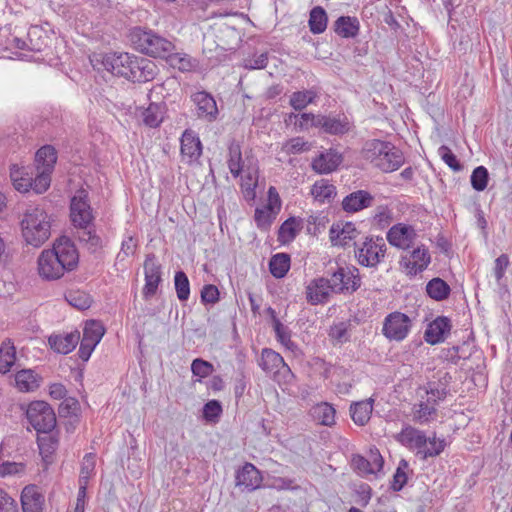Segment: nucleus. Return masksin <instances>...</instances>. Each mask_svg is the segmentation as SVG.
<instances>
[{"label": "nucleus", "mask_w": 512, "mask_h": 512, "mask_svg": "<svg viewBox=\"0 0 512 512\" xmlns=\"http://www.w3.org/2000/svg\"><path fill=\"white\" fill-rule=\"evenodd\" d=\"M167 112L165 102H151L141 112L142 122L149 128H157L163 122Z\"/></svg>", "instance_id": "obj_26"}, {"label": "nucleus", "mask_w": 512, "mask_h": 512, "mask_svg": "<svg viewBox=\"0 0 512 512\" xmlns=\"http://www.w3.org/2000/svg\"><path fill=\"white\" fill-rule=\"evenodd\" d=\"M430 261L431 258L428 249L422 246L414 249L409 257H402L400 264L409 270V274L416 275L425 270L430 264Z\"/></svg>", "instance_id": "obj_17"}, {"label": "nucleus", "mask_w": 512, "mask_h": 512, "mask_svg": "<svg viewBox=\"0 0 512 512\" xmlns=\"http://www.w3.org/2000/svg\"><path fill=\"white\" fill-rule=\"evenodd\" d=\"M94 219L88 191L81 188L70 200V220L73 226L80 230L93 225Z\"/></svg>", "instance_id": "obj_8"}, {"label": "nucleus", "mask_w": 512, "mask_h": 512, "mask_svg": "<svg viewBox=\"0 0 512 512\" xmlns=\"http://www.w3.org/2000/svg\"><path fill=\"white\" fill-rule=\"evenodd\" d=\"M509 264L510 261L507 254H501L495 259L494 275L498 284L501 283Z\"/></svg>", "instance_id": "obj_62"}, {"label": "nucleus", "mask_w": 512, "mask_h": 512, "mask_svg": "<svg viewBox=\"0 0 512 512\" xmlns=\"http://www.w3.org/2000/svg\"><path fill=\"white\" fill-rule=\"evenodd\" d=\"M181 153L190 159H198L201 156V141L191 130H185L181 137Z\"/></svg>", "instance_id": "obj_31"}, {"label": "nucleus", "mask_w": 512, "mask_h": 512, "mask_svg": "<svg viewBox=\"0 0 512 512\" xmlns=\"http://www.w3.org/2000/svg\"><path fill=\"white\" fill-rule=\"evenodd\" d=\"M196 105V114L199 119L214 122L218 116V108L214 97L206 91H198L191 96Z\"/></svg>", "instance_id": "obj_13"}, {"label": "nucleus", "mask_w": 512, "mask_h": 512, "mask_svg": "<svg viewBox=\"0 0 512 512\" xmlns=\"http://www.w3.org/2000/svg\"><path fill=\"white\" fill-rule=\"evenodd\" d=\"M44 496L35 485L26 486L21 493L23 512H43Z\"/></svg>", "instance_id": "obj_24"}, {"label": "nucleus", "mask_w": 512, "mask_h": 512, "mask_svg": "<svg viewBox=\"0 0 512 512\" xmlns=\"http://www.w3.org/2000/svg\"><path fill=\"white\" fill-rule=\"evenodd\" d=\"M358 231L351 222L345 224H333L329 231L330 240L335 246L346 247L350 245L357 235Z\"/></svg>", "instance_id": "obj_20"}, {"label": "nucleus", "mask_w": 512, "mask_h": 512, "mask_svg": "<svg viewBox=\"0 0 512 512\" xmlns=\"http://www.w3.org/2000/svg\"><path fill=\"white\" fill-rule=\"evenodd\" d=\"M335 415V408L328 402L316 404L311 409L313 419L323 426H333L335 424Z\"/></svg>", "instance_id": "obj_33"}, {"label": "nucleus", "mask_w": 512, "mask_h": 512, "mask_svg": "<svg viewBox=\"0 0 512 512\" xmlns=\"http://www.w3.org/2000/svg\"><path fill=\"white\" fill-rule=\"evenodd\" d=\"M164 59L167 60L171 67L182 72L191 71L195 67V61L188 54L174 53L172 51Z\"/></svg>", "instance_id": "obj_45"}, {"label": "nucleus", "mask_w": 512, "mask_h": 512, "mask_svg": "<svg viewBox=\"0 0 512 512\" xmlns=\"http://www.w3.org/2000/svg\"><path fill=\"white\" fill-rule=\"evenodd\" d=\"M408 468V462L402 459L399 463L398 468L396 469L395 474L393 475V481L391 483V489L395 492H398L403 489V487L407 483V475L405 473V469Z\"/></svg>", "instance_id": "obj_55"}, {"label": "nucleus", "mask_w": 512, "mask_h": 512, "mask_svg": "<svg viewBox=\"0 0 512 512\" xmlns=\"http://www.w3.org/2000/svg\"><path fill=\"white\" fill-rule=\"evenodd\" d=\"M342 155L333 149L321 153L312 162V168L320 174H328L335 171L342 163Z\"/></svg>", "instance_id": "obj_23"}, {"label": "nucleus", "mask_w": 512, "mask_h": 512, "mask_svg": "<svg viewBox=\"0 0 512 512\" xmlns=\"http://www.w3.org/2000/svg\"><path fill=\"white\" fill-rule=\"evenodd\" d=\"M26 418L29 424L39 432H53L56 427L54 409L45 401H32L26 408Z\"/></svg>", "instance_id": "obj_7"}, {"label": "nucleus", "mask_w": 512, "mask_h": 512, "mask_svg": "<svg viewBox=\"0 0 512 512\" xmlns=\"http://www.w3.org/2000/svg\"><path fill=\"white\" fill-rule=\"evenodd\" d=\"M80 340V333L78 331L62 335H52L49 337L48 342L50 347L57 353L68 354L75 349Z\"/></svg>", "instance_id": "obj_29"}, {"label": "nucleus", "mask_w": 512, "mask_h": 512, "mask_svg": "<svg viewBox=\"0 0 512 512\" xmlns=\"http://www.w3.org/2000/svg\"><path fill=\"white\" fill-rule=\"evenodd\" d=\"M416 236L415 229L404 223L393 225L387 232L388 242L403 250L409 249L413 245Z\"/></svg>", "instance_id": "obj_14"}, {"label": "nucleus", "mask_w": 512, "mask_h": 512, "mask_svg": "<svg viewBox=\"0 0 512 512\" xmlns=\"http://www.w3.org/2000/svg\"><path fill=\"white\" fill-rule=\"evenodd\" d=\"M398 442L409 448L423 449L427 445V437L424 432L407 425L396 436Z\"/></svg>", "instance_id": "obj_27"}, {"label": "nucleus", "mask_w": 512, "mask_h": 512, "mask_svg": "<svg viewBox=\"0 0 512 512\" xmlns=\"http://www.w3.org/2000/svg\"><path fill=\"white\" fill-rule=\"evenodd\" d=\"M15 387L24 393L36 391L43 378L33 369H21L14 375Z\"/></svg>", "instance_id": "obj_21"}, {"label": "nucleus", "mask_w": 512, "mask_h": 512, "mask_svg": "<svg viewBox=\"0 0 512 512\" xmlns=\"http://www.w3.org/2000/svg\"><path fill=\"white\" fill-rule=\"evenodd\" d=\"M222 414V406L218 400H210L203 406V418L215 422Z\"/></svg>", "instance_id": "obj_57"}, {"label": "nucleus", "mask_w": 512, "mask_h": 512, "mask_svg": "<svg viewBox=\"0 0 512 512\" xmlns=\"http://www.w3.org/2000/svg\"><path fill=\"white\" fill-rule=\"evenodd\" d=\"M373 405V398L352 402L349 408V412L353 422L358 426H365L371 418Z\"/></svg>", "instance_id": "obj_28"}, {"label": "nucleus", "mask_w": 512, "mask_h": 512, "mask_svg": "<svg viewBox=\"0 0 512 512\" xmlns=\"http://www.w3.org/2000/svg\"><path fill=\"white\" fill-rule=\"evenodd\" d=\"M318 98V92L315 89L293 92L290 96L289 104L293 109L301 111Z\"/></svg>", "instance_id": "obj_42"}, {"label": "nucleus", "mask_w": 512, "mask_h": 512, "mask_svg": "<svg viewBox=\"0 0 512 512\" xmlns=\"http://www.w3.org/2000/svg\"><path fill=\"white\" fill-rule=\"evenodd\" d=\"M412 321L402 312L388 314L383 322L382 333L390 341H403L410 332Z\"/></svg>", "instance_id": "obj_9"}, {"label": "nucleus", "mask_w": 512, "mask_h": 512, "mask_svg": "<svg viewBox=\"0 0 512 512\" xmlns=\"http://www.w3.org/2000/svg\"><path fill=\"white\" fill-rule=\"evenodd\" d=\"M21 228L25 242L40 247L51 236V217L43 208L31 206L23 215Z\"/></svg>", "instance_id": "obj_3"}, {"label": "nucleus", "mask_w": 512, "mask_h": 512, "mask_svg": "<svg viewBox=\"0 0 512 512\" xmlns=\"http://www.w3.org/2000/svg\"><path fill=\"white\" fill-rule=\"evenodd\" d=\"M236 485L243 486L249 491H254L262 483L261 472L251 463H245L236 473Z\"/></svg>", "instance_id": "obj_19"}, {"label": "nucleus", "mask_w": 512, "mask_h": 512, "mask_svg": "<svg viewBox=\"0 0 512 512\" xmlns=\"http://www.w3.org/2000/svg\"><path fill=\"white\" fill-rule=\"evenodd\" d=\"M315 127L324 130L332 135L345 134L350 130V123L347 117L337 118L326 115H318L315 119Z\"/></svg>", "instance_id": "obj_22"}, {"label": "nucleus", "mask_w": 512, "mask_h": 512, "mask_svg": "<svg viewBox=\"0 0 512 512\" xmlns=\"http://www.w3.org/2000/svg\"><path fill=\"white\" fill-rule=\"evenodd\" d=\"M228 168L233 177L237 178L243 171V161L240 144L232 140L228 146Z\"/></svg>", "instance_id": "obj_38"}, {"label": "nucleus", "mask_w": 512, "mask_h": 512, "mask_svg": "<svg viewBox=\"0 0 512 512\" xmlns=\"http://www.w3.org/2000/svg\"><path fill=\"white\" fill-rule=\"evenodd\" d=\"M355 257L358 263L364 267L375 268L384 259L387 250L386 243L382 237L367 236L364 241L357 245L354 242Z\"/></svg>", "instance_id": "obj_5"}, {"label": "nucleus", "mask_w": 512, "mask_h": 512, "mask_svg": "<svg viewBox=\"0 0 512 512\" xmlns=\"http://www.w3.org/2000/svg\"><path fill=\"white\" fill-rule=\"evenodd\" d=\"M426 292L432 299L442 301L449 297L451 289L443 279L436 277L427 283Z\"/></svg>", "instance_id": "obj_40"}, {"label": "nucleus", "mask_w": 512, "mask_h": 512, "mask_svg": "<svg viewBox=\"0 0 512 512\" xmlns=\"http://www.w3.org/2000/svg\"><path fill=\"white\" fill-rule=\"evenodd\" d=\"M438 155L441 159L447 164L453 171H461L463 166L457 159L456 155L452 152V150L445 145H442L438 148Z\"/></svg>", "instance_id": "obj_54"}, {"label": "nucleus", "mask_w": 512, "mask_h": 512, "mask_svg": "<svg viewBox=\"0 0 512 512\" xmlns=\"http://www.w3.org/2000/svg\"><path fill=\"white\" fill-rule=\"evenodd\" d=\"M489 173L486 167L478 166L471 174L470 182L474 190L481 192L484 191L488 185Z\"/></svg>", "instance_id": "obj_50"}, {"label": "nucleus", "mask_w": 512, "mask_h": 512, "mask_svg": "<svg viewBox=\"0 0 512 512\" xmlns=\"http://www.w3.org/2000/svg\"><path fill=\"white\" fill-rule=\"evenodd\" d=\"M259 366L266 373H277L280 367H285L283 357L272 349L265 348L262 350Z\"/></svg>", "instance_id": "obj_32"}, {"label": "nucleus", "mask_w": 512, "mask_h": 512, "mask_svg": "<svg viewBox=\"0 0 512 512\" xmlns=\"http://www.w3.org/2000/svg\"><path fill=\"white\" fill-rule=\"evenodd\" d=\"M362 157L385 173L399 169L405 162L403 152L394 144L379 139L364 143Z\"/></svg>", "instance_id": "obj_2"}, {"label": "nucleus", "mask_w": 512, "mask_h": 512, "mask_svg": "<svg viewBox=\"0 0 512 512\" xmlns=\"http://www.w3.org/2000/svg\"><path fill=\"white\" fill-rule=\"evenodd\" d=\"M15 361L16 349L10 339H7L0 347V373L9 372Z\"/></svg>", "instance_id": "obj_43"}, {"label": "nucleus", "mask_w": 512, "mask_h": 512, "mask_svg": "<svg viewBox=\"0 0 512 512\" xmlns=\"http://www.w3.org/2000/svg\"><path fill=\"white\" fill-rule=\"evenodd\" d=\"M331 294L332 289L326 277L314 278L306 286V299L311 305L327 303Z\"/></svg>", "instance_id": "obj_15"}, {"label": "nucleus", "mask_w": 512, "mask_h": 512, "mask_svg": "<svg viewBox=\"0 0 512 512\" xmlns=\"http://www.w3.org/2000/svg\"><path fill=\"white\" fill-rule=\"evenodd\" d=\"M78 239L91 252L95 253L104 247L103 239L96 233L95 225L78 230Z\"/></svg>", "instance_id": "obj_34"}, {"label": "nucleus", "mask_w": 512, "mask_h": 512, "mask_svg": "<svg viewBox=\"0 0 512 512\" xmlns=\"http://www.w3.org/2000/svg\"><path fill=\"white\" fill-rule=\"evenodd\" d=\"M129 53H109L102 57V65L105 70L113 75L127 77L129 68Z\"/></svg>", "instance_id": "obj_18"}, {"label": "nucleus", "mask_w": 512, "mask_h": 512, "mask_svg": "<svg viewBox=\"0 0 512 512\" xmlns=\"http://www.w3.org/2000/svg\"><path fill=\"white\" fill-rule=\"evenodd\" d=\"M175 290L180 301H186L190 295V284L183 271H177L174 277Z\"/></svg>", "instance_id": "obj_51"}, {"label": "nucleus", "mask_w": 512, "mask_h": 512, "mask_svg": "<svg viewBox=\"0 0 512 512\" xmlns=\"http://www.w3.org/2000/svg\"><path fill=\"white\" fill-rule=\"evenodd\" d=\"M452 328L451 320L446 316H438L430 322L424 332V339L431 345L445 341Z\"/></svg>", "instance_id": "obj_16"}, {"label": "nucleus", "mask_w": 512, "mask_h": 512, "mask_svg": "<svg viewBox=\"0 0 512 512\" xmlns=\"http://www.w3.org/2000/svg\"><path fill=\"white\" fill-rule=\"evenodd\" d=\"M191 371L194 376L199 378H206L214 371L213 365L201 358H196L192 361Z\"/></svg>", "instance_id": "obj_56"}, {"label": "nucleus", "mask_w": 512, "mask_h": 512, "mask_svg": "<svg viewBox=\"0 0 512 512\" xmlns=\"http://www.w3.org/2000/svg\"><path fill=\"white\" fill-rule=\"evenodd\" d=\"M59 439L53 432H39L37 444L43 457L53 454L58 447Z\"/></svg>", "instance_id": "obj_44"}, {"label": "nucleus", "mask_w": 512, "mask_h": 512, "mask_svg": "<svg viewBox=\"0 0 512 512\" xmlns=\"http://www.w3.org/2000/svg\"><path fill=\"white\" fill-rule=\"evenodd\" d=\"M79 402L73 397L65 398L59 406L60 417L76 416L79 411Z\"/></svg>", "instance_id": "obj_58"}, {"label": "nucleus", "mask_w": 512, "mask_h": 512, "mask_svg": "<svg viewBox=\"0 0 512 512\" xmlns=\"http://www.w3.org/2000/svg\"><path fill=\"white\" fill-rule=\"evenodd\" d=\"M0 512H19L17 502L0 488Z\"/></svg>", "instance_id": "obj_63"}, {"label": "nucleus", "mask_w": 512, "mask_h": 512, "mask_svg": "<svg viewBox=\"0 0 512 512\" xmlns=\"http://www.w3.org/2000/svg\"><path fill=\"white\" fill-rule=\"evenodd\" d=\"M130 40L135 49L154 58H165L174 51V44L152 31L135 28L131 31Z\"/></svg>", "instance_id": "obj_4"}, {"label": "nucleus", "mask_w": 512, "mask_h": 512, "mask_svg": "<svg viewBox=\"0 0 512 512\" xmlns=\"http://www.w3.org/2000/svg\"><path fill=\"white\" fill-rule=\"evenodd\" d=\"M78 263V252L67 237L58 239L51 250H44L38 258L39 275L47 280H56L66 271L73 270Z\"/></svg>", "instance_id": "obj_1"}, {"label": "nucleus", "mask_w": 512, "mask_h": 512, "mask_svg": "<svg viewBox=\"0 0 512 512\" xmlns=\"http://www.w3.org/2000/svg\"><path fill=\"white\" fill-rule=\"evenodd\" d=\"M333 29L342 38H355L359 34L360 22L356 17L340 16L334 22Z\"/></svg>", "instance_id": "obj_30"}, {"label": "nucleus", "mask_w": 512, "mask_h": 512, "mask_svg": "<svg viewBox=\"0 0 512 512\" xmlns=\"http://www.w3.org/2000/svg\"><path fill=\"white\" fill-rule=\"evenodd\" d=\"M51 173L52 171H46V169H36V174L33 176V172H31L32 184L30 189L38 194L45 192L50 186Z\"/></svg>", "instance_id": "obj_49"}, {"label": "nucleus", "mask_w": 512, "mask_h": 512, "mask_svg": "<svg viewBox=\"0 0 512 512\" xmlns=\"http://www.w3.org/2000/svg\"><path fill=\"white\" fill-rule=\"evenodd\" d=\"M56 161L57 152L51 145H45L36 152V169H46V171H53Z\"/></svg>", "instance_id": "obj_37"}, {"label": "nucleus", "mask_w": 512, "mask_h": 512, "mask_svg": "<svg viewBox=\"0 0 512 512\" xmlns=\"http://www.w3.org/2000/svg\"><path fill=\"white\" fill-rule=\"evenodd\" d=\"M328 17L326 11L321 6L312 8L309 16V29L313 34L323 33L327 28Z\"/></svg>", "instance_id": "obj_41"}, {"label": "nucleus", "mask_w": 512, "mask_h": 512, "mask_svg": "<svg viewBox=\"0 0 512 512\" xmlns=\"http://www.w3.org/2000/svg\"><path fill=\"white\" fill-rule=\"evenodd\" d=\"M299 222L295 217H290L282 223L278 231V240L281 243H289L297 236Z\"/></svg>", "instance_id": "obj_48"}, {"label": "nucleus", "mask_w": 512, "mask_h": 512, "mask_svg": "<svg viewBox=\"0 0 512 512\" xmlns=\"http://www.w3.org/2000/svg\"><path fill=\"white\" fill-rule=\"evenodd\" d=\"M161 265L157 262L156 256L151 253L146 256L144 262L145 285L142 293L145 299L153 297L162 281Z\"/></svg>", "instance_id": "obj_12"}, {"label": "nucleus", "mask_w": 512, "mask_h": 512, "mask_svg": "<svg viewBox=\"0 0 512 512\" xmlns=\"http://www.w3.org/2000/svg\"><path fill=\"white\" fill-rule=\"evenodd\" d=\"M427 443H429L430 447L421 450L423 453V458L426 459L428 457L438 456L445 448V441L443 439L427 438Z\"/></svg>", "instance_id": "obj_60"}, {"label": "nucleus", "mask_w": 512, "mask_h": 512, "mask_svg": "<svg viewBox=\"0 0 512 512\" xmlns=\"http://www.w3.org/2000/svg\"><path fill=\"white\" fill-rule=\"evenodd\" d=\"M271 203H268L264 208H257L255 210L254 219L256 225L261 230H267L270 228L272 222L275 220L276 213L273 211Z\"/></svg>", "instance_id": "obj_47"}, {"label": "nucleus", "mask_w": 512, "mask_h": 512, "mask_svg": "<svg viewBox=\"0 0 512 512\" xmlns=\"http://www.w3.org/2000/svg\"><path fill=\"white\" fill-rule=\"evenodd\" d=\"M314 198L320 202L330 201L336 195V188L327 180H320L314 183L311 189Z\"/></svg>", "instance_id": "obj_46"}, {"label": "nucleus", "mask_w": 512, "mask_h": 512, "mask_svg": "<svg viewBox=\"0 0 512 512\" xmlns=\"http://www.w3.org/2000/svg\"><path fill=\"white\" fill-rule=\"evenodd\" d=\"M67 302L79 309V310H86L90 308L92 304V299L89 294L83 292V291H71L66 296Z\"/></svg>", "instance_id": "obj_52"}, {"label": "nucleus", "mask_w": 512, "mask_h": 512, "mask_svg": "<svg viewBox=\"0 0 512 512\" xmlns=\"http://www.w3.org/2000/svg\"><path fill=\"white\" fill-rule=\"evenodd\" d=\"M373 196L365 191L358 190L347 195L342 201L344 211L353 213L368 208L372 205Z\"/></svg>", "instance_id": "obj_25"}, {"label": "nucleus", "mask_w": 512, "mask_h": 512, "mask_svg": "<svg viewBox=\"0 0 512 512\" xmlns=\"http://www.w3.org/2000/svg\"><path fill=\"white\" fill-rule=\"evenodd\" d=\"M105 329L103 325L95 320L87 321L83 329V337L79 347V357L83 361H88L93 350L97 344L101 341L104 335Z\"/></svg>", "instance_id": "obj_10"}, {"label": "nucleus", "mask_w": 512, "mask_h": 512, "mask_svg": "<svg viewBox=\"0 0 512 512\" xmlns=\"http://www.w3.org/2000/svg\"><path fill=\"white\" fill-rule=\"evenodd\" d=\"M290 255L287 253H277L273 255L269 261L270 273L275 278H283L290 269Z\"/></svg>", "instance_id": "obj_39"}, {"label": "nucleus", "mask_w": 512, "mask_h": 512, "mask_svg": "<svg viewBox=\"0 0 512 512\" xmlns=\"http://www.w3.org/2000/svg\"><path fill=\"white\" fill-rule=\"evenodd\" d=\"M219 300V290L215 285L207 284L201 290V301L205 304H215Z\"/></svg>", "instance_id": "obj_64"}, {"label": "nucleus", "mask_w": 512, "mask_h": 512, "mask_svg": "<svg viewBox=\"0 0 512 512\" xmlns=\"http://www.w3.org/2000/svg\"><path fill=\"white\" fill-rule=\"evenodd\" d=\"M126 79L132 82H148L155 78L157 74L156 64L144 57H138L130 54L129 68Z\"/></svg>", "instance_id": "obj_11"}, {"label": "nucleus", "mask_w": 512, "mask_h": 512, "mask_svg": "<svg viewBox=\"0 0 512 512\" xmlns=\"http://www.w3.org/2000/svg\"><path fill=\"white\" fill-rule=\"evenodd\" d=\"M326 277L334 294L351 295L361 287V276L356 267L338 266Z\"/></svg>", "instance_id": "obj_6"}, {"label": "nucleus", "mask_w": 512, "mask_h": 512, "mask_svg": "<svg viewBox=\"0 0 512 512\" xmlns=\"http://www.w3.org/2000/svg\"><path fill=\"white\" fill-rule=\"evenodd\" d=\"M257 187L256 172H248L242 179L241 189L246 201H253L256 197L255 188Z\"/></svg>", "instance_id": "obj_53"}, {"label": "nucleus", "mask_w": 512, "mask_h": 512, "mask_svg": "<svg viewBox=\"0 0 512 512\" xmlns=\"http://www.w3.org/2000/svg\"><path fill=\"white\" fill-rule=\"evenodd\" d=\"M274 331L276 333L277 339L286 347L291 348L294 346V343L291 341V333L288 327L283 325L280 320H275V325H273Z\"/></svg>", "instance_id": "obj_61"}, {"label": "nucleus", "mask_w": 512, "mask_h": 512, "mask_svg": "<svg viewBox=\"0 0 512 512\" xmlns=\"http://www.w3.org/2000/svg\"><path fill=\"white\" fill-rule=\"evenodd\" d=\"M10 178L16 190L19 192H28L31 182V172L27 171V168L12 165L10 168Z\"/></svg>", "instance_id": "obj_36"}, {"label": "nucleus", "mask_w": 512, "mask_h": 512, "mask_svg": "<svg viewBox=\"0 0 512 512\" xmlns=\"http://www.w3.org/2000/svg\"><path fill=\"white\" fill-rule=\"evenodd\" d=\"M310 144L304 141L301 137H295L287 141L283 147V149L288 154H298L304 151H308L310 149Z\"/></svg>", "instance_id": "obj_59"}, {"label": "nucleus", "mask_w": 512, "mask_h": 512, "mask_svg": "<svg viewBox=\"0 0 512 512\" xmlns=\"http://www.w3.org/2000/svg\"><path fill=\"white\" fill-rule=\"evenodd\" d=\"M96 460L95 454L87 453L81 464V471L79 476V492L81 497H86L87 485L90 477L93 475L95 470Z\"/></svg>", "instance_id": "obj_35"}]
</instances>
